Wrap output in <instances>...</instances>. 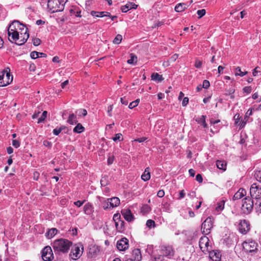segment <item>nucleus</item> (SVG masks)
Wrapping results in <instances>:
<instances>
[{
  "mask_svg": "<svg viewBox=\"0 0 261 261\" xmlns=\"http://www.w3.org/2000/svg\"><path fill=\"white\" fill-rule=\"evenodd\" d=\"M72 243L65 239H59L56 240L53 243V248L56 254L66 253L68 252Z\"/></svg>",
  "mask_w": 261,
  "mask_h": 261,
  "instance_id": "nucleus-1",
  "label": "nucleus"
},
{
  "mask_svg": "<svg viewBox=\"0 0 261 261\" xmlns=\"http://www.w3.org/2000/svg\"><path fill=\"white\" fill-rule=\"evenodd\" d=\"M65 0H48L47 7L51 13L60 12L64 10Z\"/></svg>",
  "mask_w": 261,
  "mask_h": 261,
  "instance_id": "nucleus-2",
  "label": "nucleus"
},
{
  "mask_svg": "<svg viewBox=\"0 0 261 261\" xmlns=\"http://www.w3.org/2000/svg\"><path fill=\"white\" fill-rule=\"evenodd\" d=\"M10 71V69L7 68L0 73V87L6 86L12 82L13 76Z\"/></svg>",
  "mask_w": 261,
  "mask_h": 261,
  "instance_id": "nucleus-3",
  "label": "nucleus"
},
{
  "mask_svg": "<svg viewBox=\"0 0 261 261\" xmlns=\"http://www.w3.org/2000/svg\"><path fill=\"white\" fill-rule=\"evenodd\" d=\"M84 251V247L81 243L74 245L71 249L70 256L72 259L76 260L79 258Z\"/></svg>",
  "mask_w": 261,
  "mask_h": 261,
  "instance_id": "nucleus-4",
  "label": "nucleus"
},
{
  "mask_svg": "<svg viewBox=\"0 0 261 261\" xmlns=\"http://www.w3.org/2000/svg\"><path fill=\"white\" fill-rule=\"evenodd\" d=\"M253 205L254 203L252 199L249 197H245L242 200L241 210L244 214H249L252 211Z\"/></svg>",
  "mask_w": 261,
  "mask_h": 261,
  "instance_id": "nucleus-5",
  "label": "nucleus"
},
{
  "mask_svg": "<svg viewBox=\"0 0 261 261\" xmlns=\"http://www.w3.org/2000/svg\"><path fill=\"white\" fill-rule=\"evenodd\" d=\"M243 248L246 252H253L257 249L258 244L252 239H248L245 241L243 244Z\"/></svg>",
  "mask_w": 261,
  "mask_h": 261,
  "instance_id": "nucleus-6",
  "label": "nucleus"
},
{
  "mask_svg": "<svg viewBox=\"0 0 261 261\" xmlns=\"http://www.w3.org/2000/svg\"><path fill=\"white\" fill-rule=\"evenodd\" d=\"M29 35L22 34L17 33V34L14 36V37H8V39L11 42H15V43L18 45H21L23 44L28 39Z\"/></svg>",
  "mask_w": 261,
  "mask_h": 261,
  "instance_id": "nucleus-7",
  "label": "nucleus"
},
{
  "mask_svg": "<svg viewBox=\"0 0 261 261\" xmlns=\"http://www.w3.org/2000/svg\"><path fill=\"white\" fill-rule=\"evenodd\" d=\"M209 239L206 236H203L200 238L199 242V246L201 251L204 253H206L209 252L211 247L209 244Z\"/></svg>",
  "mask_w": 261,
  "mask_h": 261,
  "instance_id": "nucleus-8",
  "label": "nucleus"
},
{
  "mask_svg": "<svg viewBox=\"0 0 261 261\" xmlns=\"http://www.w3.org/2000/svg\"><path fill=\"white\" fill-rule=\"evenodd\" d=\"M250 193L251 197L256 200L261 199V186H258L256 184L251 185L250 189Z\"/></svg>",
  "mask_w": 261,
  "mask_h": 261,
  "instance_id": "nucleus-9",
  "label": "nucleus"
},
{
  "mask_svg": "<svg viewBox=\"0 0 261 261\" xmlns=\"http://www.w3.org/2000/svg\"><path fill=\"white\" fill-rule=\"evenodd\" d=\"M213 222L211 218H207L202 223L201 231L205 234H208L210 233V230L213 227Z\"/></svg>",
  "mask_w": 261,
  "mask_h": 261,
  "instance_id": "nucleus-10",
  "label": "nucleus"
},
{
  "mask_svg": "<svg viewBox=\"0 0 261 261\" xmlns=\"http://www.w3.org/2000/svg\"><path fill=\"white\" fill-rule=\"evenodd\" d=\"M20 22L17 20H15L13 21L9 25L8 29V37H12V38L14 37L17 34V29L20 25Z\"/></svg>",
  "mask_w": 261,
  "mask_h": 261,
  "instance_id": "nucleus-11",
  "label": "nucleus"
},
{
  "mask_svg": "<svg viewBox=\"0 0 261 261\" xmlns=\"http://www.w3.org/2000/svg\"><path fill=\"white\" fill-rule=\"evenodd\" d=\"M54 257L52 249L50 246H46L42 252V258L44 261H50Z\"/></svg>",
  "mask_w": 261,
  "mask_h": 261,
  "instance_id": "nucleus-12",
  "label": "nucleus"
},
{
  "mask_svg": "<svg viewBox=\"0 0 261 261\" xmlns=\"http://www.w3.org/2000/svg\"><path fill=\"white\" fill-rule=\"evenodd\" d=\"M161 252L163 255L171 258L174 255V250L172 247L169 245L162 246L161 248Z\"/></svg>",
  "mask_w": 261,
  "mask_h": 261,
  "instance_id": "nucleus-13",
  "label": "nucleus"
},
{
  "mask_svg": "<svg viewBox=\"0 0 261 261\" xmlns=\"http://www.w3.org/2000/svg\"><path fill=\"white\" fill-rule=\"evenodd\" d=\"M117 247L120 251H124L128 248V241L123 238L118 241L117 243Z\"/></svg>",
  "mask_w": 261,
  "mask_h": 261,
  "instance_id": "nucleus-14",
  "label": "nucleus"
},
{
  "mask_svg": "<svg viewBox=\"0 0 261 261\" xmlns=\"http://www.w3.org/2000/svg\"><path fill=\"white\" fill-rule=\"evenodd\" d=\"M210 258L213 261H220L221 258V253L218 250H209Z\"/></svg>",
  "mask_w": 261,
  "mask_h": 261,
  "instance_id": "nucleus-15",
  "label": "nucleus"
},
{
  "mask_svg": "<svg viewBox=\"0 0 261 261\" xmlns=\"http://www.w3.org/2000/svg\"><path fill=\"white\" fill-rule=\"evenodd\" d=\"M142 254L140 249H135L132 251V256L129 261H141L142 260Z\"/></svg>",
  "mask_w": 261,
  "mask_h": 261,
  "instance_id": "nucleus-16",
  "label": "nucleus"
},
{
  "mask_svg": "<svg viewBox=\"0 0 261 261\" xmlns=\"http://www.w3.org/2000/svg\"><path fill=\"white\" fill-rule=\"evenodd\" d=\"M240 231L242 233H247L250 229V224L246 220H241L239 225Z\"/></svg>",
  "mask_w": 261,
  "mask_h": 261,
  "instance_id": "nucleus-17",
  "label": "nucleus"
},
{
  "mask_svg": "<svg viewBox=\"0 0 261 261\" xmlns=\"http://www.w3.org/2000/svg\"><path fill=\"white\" fill-rule=\"evenodd\" d=\"M99 252L98 246L96 245H90L89 246L88 257L92 258L96 256Z\"/></svg>",
  "mask_w": 261,
  "mask_h": 261,
  "instance_id": "nucleus-18",
  "label": "nucleus"
},
{
  "mask_svg": "<svg viewBox=\"0 0 261 261\" xmlns=\"http://www.w3.org/2000/svg\"><path fill=\"white\" fill-rule=\"evenodd\" d=\"M253 110L254 109L253 108L249 109L246 113L244 120L241 121L240 123H239V120H237L236 121V123L237 124L240 125L241 127H243L246 124L247 121H248L249 116L252 115Z\"/></svg>",
  "mask_w": 261,
  "mask_h": 261,
  "instance_id": "nucleus-19",
  "label": "nucleus"
},
{
  "mask_svg": "<svg viewBox=\"0 0 261 261\" xmlns=\"http://www.w3.org/2000/svg\"><path fill=\"white\" fill-rule=\"evenodd\" d=\"M121 214L124 218L127 221L130 222L133 220L134 216L132 215L130 210L128 209H124L121 211Z\"/></svg>",
  "mask_w": 261,
  "mask_h": 261,
  "instance_id": "nucleus-20",
  "label": "nucleus"
},
{
  "mask_svg": "<svg viewBox=\"0 0 261 261\" xmlns=\"http://www.w3.org/2000/svg\"><path fill=\"white\" fill-rule=\"evenodd\" d=\"M83 211L87 215H91L94 212V207L90 203H87L84 206Z\"/></svg>",
  "mask_w": 261,
  "mask_h": 261,
  "instance_id": "nucleus-21",
  "label": "nucleus"
},
{
  "mask_svg": "<svg viewBox=\"0 0 261 261\" xmlns=\"http://www.w3.org/2000/svg\"><path fill=\"white\" fill-rule=\"evenodd\" d=\"M137 6L134 3H127L125 5L121 7V10L122 12L125 13L132 9H136Z\"/></svg>",
  "mask_w": 261,
  "mask_h": 261,
  "instance_id": "nucleus-22",
  "label": "nucleus"
},
{
  "mask_svg": "<svg viewBox=\"0 0 261 261\" xmlns=\"http://www.w3.org/2000/svg\"><path fill=\"white\" fill-rule=\"evenodd\" d=\"M107 201H109L110 207L113 208L118 206L120 204V200L117 197H114L111 198H109Z\"/></svg>",
  "mask_w": 261,
  "mask_h": 261,
  "instance_id": "nucleus-23",
  "label": "nucleus"
},
{
  "mask_svg": "<svg viewBox=\"0 0 261 261\" xmlns=\"http://www.w3.org/2000/svg\"><path fill=\"white\" fill-rule=\"evenodd\" d=\"M245 193L246 191H245V190L243 189H239V191L234 194L233 197V200H236L241 199V198L244 196Z\"/></svg>",
  "mask_w": 261,
  "mask_h": 261,
  "instance_id": "nucleus-24",
  "label": "nucleus"
},
{
  "mask_svg": "<svg viewBox=\"0 0 261 261\" xmlns=\"http://www.w3.org/2000/svg\"><path fill=\"white\" fill-rule=\"evenodd\" d=\"M141 178L144 181H148L150 178V168L149 167L145 168L144 173L141 175Z\"/></svg>",
  "mask_w": 261,
  "mask_h": 261,
  "instance_id": "nucleus-25",
  "label": "nucleus"
},
{
  "mask_svg": "<svg viewBox=\"0 0 261 261\" xmlns=\"http://www.w3.org/2000/svg\"><path fill=\"white\" fill-rule=\"evenodd\" d=\"M224 204L225 201L224 200H221L217 202L215 208V211L217 214H219L224 209Z\"/></svg>",
  "mask_w": 261,
  "mask_h": 261,
  "instance_id": "nucleus-26",
  "label": "nucleus"
},
{
  "mask_svg": "<svg viewBox=\"0 0 261 261\" xmlns=\"http://www.w3.org/2000/svg\"><path fill=\"white\" fill-rule=\"evenodd\" d=\"M58 231L57 229L55 228H52L50 229H48V230L45 234V236L48 239H51L53 238L57 233Z\"/></svg>",
  "mask_w": 261,
  "mask_h": 261,
  "instance_id": "nucleus-27",
  "label": "nucleus"
},
{
  "mask_svg": "<svg viewBox=\"0 0 261 261\" xmlns=\"http://www.w3.org/2000/svg\"><path fill=\"white\" fill-rule=\"evenodd\" d=\"M116 228L119 232H122L124 229V222L123 220H119L115 223Z\"/></svg>",
  "mask_w": 261,
  "mask_h": 261,
  "instance_id": "nucleus-28",
  "label": "nucleus"
},
{
  "mask_svg": "<svg viewBox=\"0 0 261 261\" xmlns=\"http://www.w3.org/2000/svg\"><path fill=\"white\" fill-rule=\"evenodd\" d=\"M67 122L71 125L76 124L77 122L76 116L73 113L70 114L67 120Z\"/></svg>",
  "mask_w": 261,
  "mask_h": 261,
  "instance_id": "nucleus-29",
  "label": "nucleus"
},
{
  "mask_svg": "<svg viewBox=\"0 0 261 261\" xmlns=\"http://www.w3.org/2000/svg\"><path fill=\"white\" fill-rule=\"evenodd\" d=\"M205 117L204 115H202L200 117L198 118L196 121L199 123L201 124L204 128H207V125L205 122Z\"/></svg>",
  "mask_w": 261,
  "mask_h": 261,
  "instance_id": "nucleus-30",
  "label": "nucleus"
},
{
  "mask_svg": "<svg viewBox=\"0 0 261 261\" xmlns=\"http://www.w3.org/2000/svg\"><path fill=\"white\" fill-rule=\"evenodd\" d=\"M85 130V128L83 126V125L81 123H77L75 127L73 128V132L75 133H81L84 132Z\"/></svg>",
  "mask_w": 261,
  "mask_h": 261,
  "instance_id": "nucleus-31",
  "label": "nucleus"
},
{
  "mask_svg": "<svg viewBox=\"0 0 261 261\" xmlns=\"http://www.w3.org/2000/svg\"><path fill=\"white\" fill-rule=\"evenodd\" d=\"M151 77V80L155 81L161 82L163 80L162 75L159 74L158 73H152Z\"/></svg>",
  "mask_w": 261,
  "mask_h": 261,
  "instance_id": "nucleus-32",
  "label": "nucleus"
},
{
  "mask_svg": "<svg viewBox=\"0 0 261 261\" xmlns=\"http://www.w3.org/2000/svg\"><path fill=\"white\" fill-rule=\"evenodd\" d=\"M186 8V5L185 4H178L175 7V10L176 12H182Z\"/></svg>",
  "mask_w": 261,
  "mask_h": 261,
  "instance_id": "nucleus-33",
  "label": "nucleus"
},
{
  "mask_svg": "<svg viewBox=\"0 0 261 261\" xmlns=\"http://www.w3.org/2000/svg\"><path fill=\"white\" fill-rule=\"evenodd\" d=\"M255 209L257 213H261V199L256 200L255 203Z\"/></svg>",
  "mask_w": 261,
  "mask_h": 261,
  "instance_id": "nucleus-34",
  "label": "nucleus"
},
{
  "mask_svg": "<svg viewBox=\"0 0 261 261\" xmlns=\"http://www.w3.org/2000/svg\"><path fill=\"white\" fill-rule=\"evenodd\" d=\"M137 56H135L133 54H130V59L128 60L127 62L128 64H134L135 62V63L137 62Z\"/></svg>",
  "mask_w": 261,
  "mask_h": 261,
  "instance_id": "nucleus-35",
  "label": "nucleus"
},
{
  "mask_svg": "<svg viewBox=\"0 0 261 261\" xmlns=\"http://www.w3.org/2000/svg\"><path fill=\"white\" fill-rule=\"evenodd\" d=\"M216 164L218 168L220 169L225 170L226 164L224 162L218 161Z\"/></svg>",
  "mask_w": 261,
  "mask_h": 261,
  "instance_id": "nucleus-36",
  "label": "nucleus"
},
{
  "mask_svg": "<svg viewBox=\"0 0 261 261\" xmlns=\"http://www.w3.org/2000/svg\"><path fill=\"white\" fill-rule=\"evenodd\" d=\"M76 114L79 116H85L87 114V112L85 109H79L76 111Z\"/></svg>",
  "mask_w": 261,
  "mask_h": 261,
  "instance_id": "nucleus-37",
  "label": "nucleus"
},
{
  "mask_svg": "<svg viewBox=\"0 0 261 261\" xmlns=\"http://www.w3.org/2000/svg\"><path fill=\"white\" fill-rule=\"evenodd\" d=\"M122 39V35L118 34L113 40V43L115 44H119L120 43Z\"/></svg>",
  "mask_w": 261,
  "mask_h": 261,
  "instance_id": "nucleus-38",
  "label": "nucleus"
},
{
  "mask_svg": "<svg viewBox=\"0 0 261 261\" xmlns=\"http://www.w3.org/2000/svg\"><path fill=\"white\" fill-rule=\"evenodd\" d=\"M20 25L19 27H21L22 28V30L20 31H19V33H22V34H26V35H29L28 33V28L25 27L24 25L23 24L20 23Z\"/></svg>",
  "mask_w": 261,
  "mask_h": 261,
  "instance_id": "nucleus-39",
  "label": "nucleus"
},
{
  "mask_svg": "<svg viewBox=\"0 0 261 261\" xmlns=\"http://www.w3.org/2000/svg\"><path fill=\"white\" fill-rule=\"evenodd\" d=\"M113 140L114 142L121 141L123 140L122 135L121 133H118L115 135V137L113 138Z\"/></svg>",
  "mask_w": 261,
  "mask_h": 261,
  "instance_id": "nucleus-40",
  "label": "nucleus"
},
{
  "mask_svg": "<svg viewBox=\"0 0 261 261\" xmlns=\"http://www.w3.org/2000/svg\"><path fill=\"white\" fill-rule=\"evenodd\" d=\"M236 72L235 73L236 75H239L240 76H243L245 74H247V72H242L241 70L240 67H238L236 68Z\"/></svg>",
  "mask_w": 261,
  "mask_h": 261,
  "instance_id": "nucleus-41",
  "label": "nucleus"
},
{
  "mask_svg": "<svg viewBox=\"0 0 261 261\" xmlns=\"http://www.w3.org/2000/svg\"><path fill=\"white\" fill-rule=\"evenodd\" d=\"M146 225L149 228L154 227L155 226V222L151 219H149L147 221Z\"/></svg>",
  "mask_w": 261,
  "mask_h": 261,
  "instance_id": "nucleus-42",
  "label": "nucleus"
},
{
  "mask_svg": "<svg viewBox=\"0 0 261 261\" xmlns=\"http://www.w3.org/2000/svg\"><path fill=\"white\" fill-rule=\"evenodd\" d=\"M47 111H44L41 117L39 118L38 120V123H41V122L43 121L47 117Z\"/></svg>",
  "mask_w": 261,
  "mask_h": 261,
  "instance_id": "nucleus-43",
  "label": "nucleus"
},
{
  "mask_svg": "<svg viewBox=\"0 0 261 261\" xmlns=\"http://www.w3.org/2000/svg\"><path fill=\"white\" fill-rule=\"evenodd\" d=\"M255 177L256 180L261 182V169L255 172Z\"/></svg>",
  "mask_w": 261,
  "mask_h": 261,
  "instance_id": "nucleus-44",
  "label": "nucleus"
},
{
  "mask_svg": "<svg viewBox=\"0 0 261 261\" xmlns=\"http://www.w3.org/2000/svg\"><path fill=\"white\" fill-rule=\"evenodd\" d=\"M39 52L34 51H32L31 53L30 56L32 59H35L38 58H39Z\"/></svg>",
  "mask_w": 261,
  "mask_h": 261,
  "instance_id": "nucleus-45",
  "label": "nucleus"
},
{
  "mask_svg": "<svg viewBox=\"0 0 261 261\" xmlns=\"http://www.w3.org/2000/svg\"><path fill=\"white\" fill-rule=\"evenodd\" d=\"M205 13H206V11H205V9H201V10H198L197 12V14L199 16L198 18H200L202 17H203L205 14Z\"/></svg>",
  "mask_w": 261,
  "mask_h": 261,
  "instance_id": "nucleus-46",
  "label": "nucleus"
},
{
  "mask_svg": "<svg viewBox=\"0 0 261 261\" xmlns=\"http://www.w3.org/2000/svg\"><path fill=\"white\" fill-rule=\"evenodd\" d=\"M234 92V89H230L227 91V93H226V95H229L231 99H233L234 98V96L233 93Z\"/></svg>",
  "mask_w": 261,
  "mask_h": 261,
  "instance_id": "nucleus-47",
  "label": "nucleus"
},
{
  "mask_svg": "<svg viewBox=\"0 0 261 261\" xmlns=\"http://www.w3.org/2000/svg\"><path fill=\"white\" fill-rule=\"evenodd\" d=\"M86 200H84L83 201L77 200L76 201L74 202V204L78 207H81L85 202Z\"/></svg>",
  "mask_w": 261,
  "mask_h": 261,
  "instance_id": "nucleus-48",
  "label": "nucleus"
},
{
  "mask_svg": "<svg viewBox=\"0 0 261 261\" xmlns=\"http://www.w3.org/2000/svg\"><path fill=\"white\" fill-rule=\"evenodd\" d=\"M202 87L203 88H205V89H207L210 86V82L206 80H204L203 81V83H202Z\"/></svg>",
  "mask_w": 261,
  "mask_h": 261,
  "instance_id": "nucleus-49",
  "label": "nucleus"
},
{
  "mask_svg": "<svg viewBox=\"0 0 261 261\" xmlns=\"http://www.w3.org/2000/svg\"><path fill=\"white\" fill-rule=\"evenodd\" d=\"M202 64V61H201L198 59H196L195 64H194V66L196 68H199L201 67Z\"/></svg>",
  "mask_w": 261,
  "mask_h": 261,
  "instance_id": "nucleus-50",
  "label": "nucleus"
},
{
  "mask_svg": "<svg viewBox=\"0 0 261 261\" xmlns=\"http://www.w3.org/2000/svg\"><path fill=\"white\" fill-rule=\"evenodd\" d=\"M41 43V40L39 38H34L33 39V43L35 46H38Z\"/></svg>",
  "mask_w": 261,
  "mask_h": 261,
  "instance_id": "nucleus-51",
  "label": "nucleus"
},
{
  "mask_svg": "<svg viewBox=\"0 0 261 261\" xmlns=\"http://www.w3.org/2000/svg\"><path fill=\"white\" fill-rule=\"evenodd\" d=\"M113 220L115 222V223H116V222L118 221L119 220H121L120 219V215L119 214H115L113 216Z\"/></svg>",
  "mask_w": 261,
  "mask_h": 261,
  "instance_id": "nucleus-52",
  "label": "nucleus"
},
{
  "mask_svg": "<svg viewBox=\"0 0 261 261\" xmlns=\"http://www.w3.org/2000/svg\"><path fill=\"white\" fill-rule=\"evenodd\" d=\"M243 91L247 94L250 93L251 92L252 88L250 86L245 87L243 89Z\"/></svg>",
  "mask_w": 261,
  "mask_h": 261,
  "instance_id": "nucleus-53",
  "label": "nucleus"
},
{
  "mask_svg": "<svg viewBox=\"0 0 261 261\" xmlns=\"http://www.w3.org/2000/svg\"><path fill=\"white\" fill-rule=\"evenodd\" d=\"M62 130V128L61 127L59 128H56L53 130V134L57 136L61 132Z\"/></svg>",
  "mask_w": 261,
  "mask_h": 261,
  "instance_id": "nucleus-54",
  "label": "nucleus"
},
{
  "mask_svg": "<svg viewBox=\"0 0 261 261\" xmlns=\"http://www.w3.org/2000/svg\"><path fill=\"white\" fill-rule=\"evenodd\" d=\"M12 145L15 148H18L20 146V142L17 140H13Z\"/></svg>",
  "mask_w": 261,
  "mask_h": 261,
  "instance_id": "nucleus-55",
  "label": "nucleus"
},
{
  "mask_svg": "<svg viewBox=\"0 0 261 261\" xmlns=\"http://www.w3.org/2000/svg\"><path fill=\"white\" fill-rule=\"evenodd\" d=\"M115 157L113 155L110 156L108 159V164L109 165L112 164L114 160Z\"/></svg>",
  "mask_w": 261,
  "mask_h": 261,
  "instance_id": "nucleus-56",
  "label": "nucleus"
},
{
  "mask_svg": "<svg viewBox=\"0 0 261 261\" xmlns=\"http://www.w3.org/2000/svg\"><path fill=\"white\" fill-rule=\"evenodd\" d=\"M189 102V98L187 97H185L182 101V105L184 107H185L187 105Z\"/></svg>",
  "mask_w": 261,
  "mask_h": 261,
  "instance_id": "nucleus-57",
  "label": "nucleus"
},
{
  "mask_svg": "<svg viewBox=\"0 0 261 261\" xmlns=\"http://www.w3.org/2000/svg\"><path fill=\"white\" fill-rule=\"evenodd\" d=\"M165 195L164 191L163 190H160L158 191L157 193V195L159 197L162 198Z\"/></svg>",
  "mask_w": 261,
  "mask_h": 261,
  "instance_id": "nucleus-58",
  "label": "nucleus"
},
{
  "mask_svg": "<svg viewBox=\"0 0 261 261\" xmlns=\"http://www.w3.org/2000/svg\"><path fill=\"white\" fill-rule=\"evenodd\" d=\"M196 179L197 181H198L199 183L200 182H202V180H203V178H202V176L199 174H198L196 176Z\"/></svg>",
  "mask_w": 261,
  "mask_h": 261,
  "instance_id": "nucleus-59",
  "label": "nucleus"
},
{
  "mask_svg": "<svg viewBox=\"0 0 261 261\" xmlns=\"http://www.w3.org/2000/svg\"><path fill=\"white\" fill-rule=\"evenodd\" d=\"M185 195H186V193H185L184 190L180 191V192H179V196L178 199H182L183 198H184Z\"/></svg>",
  "mask_w": 261,
  "mask_h": 261,
  "instance_id": "nucleus-60",
  "label": "nucleus"
},
{
  "mask_svg": "<svg viewBox=\"0 0 261 261\" xmlns=\"http://www.w3.org/2000/svg\"><path fill=\"white\" fill-rule=\"evenodd\" d=\"M146 139H147V138L146 137H142V138H140L135 139L134 140V141L138 142L139 143H142V142L145 141Z\"/></svg>",
  "mask_w": 261,
  "mask_h": 261,
  "instance_id": "nucleus-61",
  "label": "nucleus"
},
{
  "mask_svg": "<svg viewBox=\"0 0 261 261\" xmlns=\"http://www.w3.org/2000/svg\"><path fill=\"white\" fill-rule=\"evenodd\" d=\"M188 196L191 199L194 198L195 196H196V193L194 191H192L191 192H190L188 194Z\"/></svg>",
  "mask_w": 261,
  "mask_h": 261,
  "instance_id": "nucleus-62",
  "label": "nucleus"
},
{
  "mask_svg": "<svg viewBox=\"0 0 261 261\" xmlns=\"http://www.w3.org/2000/svg\"><path fill=\"white\" fill-rule=\"evenodd\" d=\"M137 104L135 103V102L134 101H132V102H130L128 106V108L129 109H133L136 107H137Z\"/></svg>",
  "mask_w": 261,
  "mask_h": 261,
  "instance_id": "nucleus-63",
  "label": "nucleus"
},
{
  "mask_svg": "<svg viewBox=\"0 0 261 261\" xmlns=\"http://www.w3.org/2000/svg\"><path fill=\"white\" fill-rule=\"evenodd\" d=\"M162 255H160L158 256L155 257L153 261H162Z\"/></svg>",
  "mask_w": 261,
  "mask_h": 261,
  "instance_id": "nucleus-64",
  "label": "nucleus"
}]
</instances>
